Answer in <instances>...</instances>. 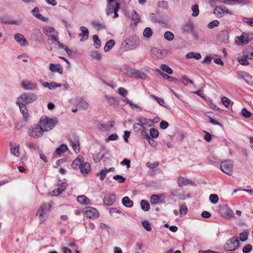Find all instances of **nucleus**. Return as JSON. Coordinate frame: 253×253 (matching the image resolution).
I'll return each mask as SVG.
<instances>
[{"mask_svg":"<svg viewBox=\"0 0 253 253\" xmlns=\"http://www.w3.org/2000/svg\"><path fill=\"white\" fill-rule=\"evenodd\" d=\"M146 129H142V130L141 131V136L143 138L146 139L147 140L151 136L147 132Z\"/></svg>","mask_w":253,"mask_h":253,"instance_id":"62","label":"nucleus"},{"mask_svg":"<svg viewBox=\"0 0 253 253\" xmlns=\"http://www.w3.org/2000/svg\"><path fill=\"white\" fill-rule=\"evenodd\" d=\"M77 201L79 203L84 205H91V202L89 199L84 195L79 196L77 197Z\"/></svg>","mask_w":253,"mask_h":253,"instance_id":"29","label":"nucleus"},{"mask_svg":"<svg viewBox=\"0 0 253 253\" xmlns=\"http://www.w3.org/2000/svg\"><path fill=\"white\" fill-rule=\"evenodd\" d=\"M58 122L56 118H51L46 116H42L40 120V125L43 128L44 131H48L52 129Z\"/></svg>","mask_w":253,"mask_h":253,"instance_id":"3","label":"nucleus"},{"mask_svg":"<svg viewBox=\"0 0 253 253\" xmlns=\"http://www.w3.org/2000/svg\"><path fill=\"white\" fill-rule=\"evenodd\" d=\"M187 208L186 205H182L180 207L179 213L181 216L185 215L187 212Z\"/></svg>","mask_w":253,"mask_h":253,"instance_id":"53","label":"nucleus"},{"mask_svg":"<svg viewBox=\"0 0 253 253\" xmlns=\"http://www.w3.org/2000/svg\"><path fill=\"white\" fill-rule=\"evenodd\" d=\"M78 106L84 110H86L88 107V105L86 101L83 98H80L78 101Z\"/></svg>","mask_w":253,"mask_h":253,"instance_id":"34","label":"nucleus"},{"mask_svg":"<svg viewBox=\"0 0 253 253\" xmlns=\"http://www.w3.org/2000/svg\"><path fill=\"white\" fill-rule=\"evenodd\" d=\"M219 24L218 21L214 20L208 24V27L210 29L213 28L214 27H217Z\"/></svg>","mask_w":253,"mask_h":253,"instance_id":"59","label":"nucleus"},{"mask_svg":"<svg viewBox=\"0 0 253 253\" xmlns=\"http://www.w3.org/2000/svg\"><path fill=\"white\" fill-rule=\"evenodd\" d=\"M68 150V147L65 144H61L59 147L55 150V153L57 155H61L64 153Z\"/></svg>","mask_w":253,"mask_h":253,"instance_id":"32","label":"nucleus"},{"mask_svg":"<svg viewBox=\"0 0 253 253\" xmlns=\"http://www.w3.org/2000/svg\"><path fill=\"white\" fill-rule=\"evenodd\" d=\"M91 58L96 60H100L101 59L102 55L97 51H92L90 53Z\"/></svg>","mask_w":253,"mask_h":253,"instance_id":"39","label":"nucleus"},{"mask_svg":"<svg viewBox=\"0 0 253 253\" xmlns=\"http://www.w3.org/2000/svg\"><path fill=\"white\" fill-rule=\"evenodd\" d=\"M92 39L94 41V43L95 48H98L101 45L100 41L99 39V37L97 35H93Z\"/></svg>","mask_w":253,"mask_h":253,"instance_id":"49","label":"nucleus"},{"mask_svg":"<svg viewBox=\"0 0 253 253\" xmlns=\"http://www.w3.org/2000/svg\"><path fill=\"white\" fill-rule=\"evenodd\" d=\"M107 5L106 13L107 16L111 15L114 13L113 18H117L119 15L118 12L120 8V4L115 0H106Z\"/></svg>","mask_w":253,"mask_h":253,"instance_id":"4","label":"nucleus"},{"mask_svg":"<svg viewBox=\"0 0 253 253\" xmlns=\"http://www.w3.org/2000/svg\"><path fill=\"white\" fill-rule=\"evenodd\" d=\"M252 246L250 244L245 245L243 248V252L244 253H249L252 250Z\"/></svg>","mask_w":253,"mask_h":253,"instance_id":"60","label":"nucleus"},{"mask_svg":"<svg viewBox=\"0 0 253 253\" xmlns=\"http://www.w3.org/2000/svg\"><path fill=\"white\" fill-rule=\"evenodd\" d=\"M212 59V57L211 55L207 56L205 59L202 62V64H210Z\"/></svg>","mask_w":253,"mask_h":253,"instance_id":"61","label":"nucleus"},{"mask_svg":"<svg viewBox=\"0 0 253 253\" xmlns=\"http://www.w3.org/2000/svg\"><path fill=\"white\" fill-rule=\"evenodd\" d=\"M115 42L114 40H110L105 44L104 50L105 52L109 51L115 45Z\"/></svg>","mask_w":253,"mask_h":253,"instance_id":"37","label":"nucleus"},{"mask_svg":"<svg viewBox=\"0 0 253 253\" xmlns=\"http://www.w3.org/2000/svg\"><path fill=\"white\" fill-rule=\"evenodd\" d=\"M14 40L21 46H26L28 45V41L25 37L21 34L17 33L14 36Z\"/></svg>","mask_w":253,"mask_h":253,"instance_id":"17","label":"nucleus"},{"mask_svg":"<svg viewBox=\"0 0 253 253\" xmlns=\"http://www.w3.org/2000/svg\"><path fill=\"white\" fill-rule=\"evenodd\" d=\"M240 240L242 242H245L248 239V234L246 231L242 232L239 235Z\"/></svg>","mask_w":253,"mask_h":253,"instance_id":"56","label":"nucleus"},{"mask_svg":"<svg viewBox=\"0 0 253 253\" xmlns=\"http://www.w3.org/2000/svg\"><path fill=\"white\" fill-rule=\"evenodd\" d=\"M241 114L245 118H249L251 115V113L246 108L242 109L241 111Z\"/></svg>","mask_w":253,"mask_h":253,"instance_id":"57","label":"nucleus"},{"mask_svg":"<svg viewBox=\"0 0 253 253\" xmlns=\"http://www.w3.org/2000/svg\"><path fill=\"white\" fill-rule=\"evenodd\" d=\"M238 61L241 65H243L247 66L249 64L248 60H247V58H245L244 56L238 57Z\"/></svg>","mask_w":253,"mask_h":253,"instance_id":"55","label":"nucleus"},{"mask_svg":"<svg viewBox=\"0 0 253 253\" xmlns=\"http://www.w3.org/2000/svg\"><path fill=\"white\" fill-rule=\"evenodd\" d=\"M113 179L117 181L119 183H123L126 180V178L121 175H116L113 176Z\"/></svg>","mask_w":253,"mask_h":253,"instance_id":"54","label":"nucleus"},{"mask_svg":"<svg viewBox=\"0 0 253 253\" xmlns=\"http://www.w3.org/2000/svg\"><path fill=\"white\" fill-rule=\"evenodd\" d=\"M181 81L184 84L187 85L188 83L193 84V81L188 78L186 76H182L181 77Z\"/></svg>","mask_w":253,"mask_h":253,"instance_id":"52","label":"nucleus"},{"mask_svg":"<svg viewBox=\"0 0 253 253\" xmlns=\"http://www.w3.org/2000/svg\"><path fill=\"white\" fill-rule=\"evenodd\" d=\"M90 165L87 162H84L80 168L81 172L84 175L88 174L90 172Z\"/></svg>","mask_w":253,"mask_h":253,"instance_id":"28","label":"nucleus"},{"mask_svg":"<svg viewBox=\"0 0 253 253\" xmlns=\"http://www.w3.org/2000/svg\"><path fill=\"white\" fill-rule=\"evenodd\" d=\"M43 128L40 125H36L31 126L29 130L30 136L35 138L41 137L43 134Z\"/></svg>","mask_w":253,"mask_h":253,"instance_id":"9","label":"nucleus"},{"mask_svg":"<svg viewBox=\"0 0 253 253\" xmlns=\"http://www.w3.org/2000/svg\"><path fill=\"white\" fill-rule=\"evenodd\" d=\"M165 39L168 41H171L173 40L174 35L170 31H167L164 34Z\"/></svg>","mask_w":253,"mask_h":253,"instance_id":"43","label":"nucleus"},{"mask_svg":"<svg viewBox=\"0 0 253 253\" xmlns=\"http://www.w3.org/2000/svg\"><path fill=\"white\" fill-rule=\"evenodd\" d=\"M32 13L33 15H34L37 18L41 20L42 21H46L47 19L43 16H42L39 12V9L37 7H35L32 10Z\"/></svg>","mask_w":253,"mask_h":253,"instance_id":"30","label":"nucleus"},{"mask_svg":"<svg viewBox=\"0 0 253 253\" xmlns=\"http://www.w3.org/2000/svg\"><path fill=\"white\" fill-rule=\"evenodd\" d=\"M137 121L139 122L142 129H147L148 127H151L154 125L153 120L147 119L143 117L137 118Z\"/></svg>","mask_w":253,"mask_h":253,"instance_id":"13","label":"nucleus"},{"mask_svg":"<svg viewBox=\"0 0 253 253\" xmlns=\"http://www.w3.org/2000/svg\"><path fill=\"white\" fill-rule=\"evenodd\" d=\"M49 67L52 72H57L60 74L63 73V68L60 64L50 63L49 65Z\"/></svg>","mask_w":253,"mask_h":253,"instance_id":"26","label":"nucleus"},{"mask_svg":"<svg viewBox=\"0 0 253 253\" xmlns=\"http://www.w3.org/2000/svg\"><path fill=\"white\" fill-rule=\"evenodd\" d=\"M220 214L225 218L231 219L234 216L233 211L227 205H224L220 209Z\"/></svg>","mask_w":253,"mask_h":253,"instance_id":"11","label":"nucleus"},{"mask_svg":"<svg viewBox=\"0 0 253 253\" xmlns=\"http://www.w3.org/2000/svg\"><path fill=\"white\" fill-rule=\"evenodd\" d=\"M139 41L136 37H130L126 39L122 43L121 48L125 51L135 49L139 44Z\"/></svg>","mask_w":253,"mask_h":253,"instance_id":"5","label":"nucleus"},{"mask_svg":"<svg viewBox=\"0 0 253 253\" xmlns=\"http://www.w3.org/2000/svg\"><path fill=\"white\" fill-rule=\"evenodd\" d=\"M160 200V196L158 195L154 194L151 196L150 202L152 205L157 204Z\"/></svg>","mask_w":253,"mask_h":253,"instance_id":"48","label":"nucleus"},{"mask_svg":"<svg viewBox=\"0 0 253 253\" xmlns=\"http://www.w3.org/2000/svg\"><path fill=\"white\" fill-rule=\"evenodd\" d=\"M70 143L76 153H78L80 151L79 140L77 137L75 136L73 139H71Z\"/></svg>","mask_w":253,"mask_h":253,"instance_id":"25","label":"nucleus"},{"mask_svg":"<svg viewBox=\"0 0 253 253\" xmlns=\"http://www.w3.org/2000/svg\"><path fill=\"white\" fill-rule=\"evenodd\" d=\"M191 9L192 11V16L196 17L199 15V6L197 4L193 5L191 7Z\"/></svg>","mask_w":253,"mask_h":253,"instance_id":"44","label":"nucleus"},{"mask_svg":"<svg viewBox=\"0 0 253 253\" xmlns=\"http://www.w3.org/2000/svg\"><path fill=\"white\" fill-rule=\"evenodd\" d=\"M67 183L66 182H62L60 184L56 186L54 190L51 192L49 194L51 196H57L61 194L66 188Z\"/></svg>","mask_w":253,"mask_h":253,"instance_id":"14","label":"nucleus"},{"mask_svg":"<svg viewBox=\"0 0 253 253\" xmlns=\"http://www.w3.org/2000/svg\"><path fill=\"white\" fill-rule=\"evenodd\" d=\"M91 24L94 27V28L97 30H102L105 28V25L99 21H92Z\"/></svg>","mask_w":253,"mask_h":253,"instance_id":"35","label":"nucleus"},{"mask_svg":"<svg viewBox=\"0 0 253 253\" xmlns=\"http://www.w3.org/2000/svg\"><path fill=\"white\" fill-rule=\"evenodd\" d=\"M209 200L212 204H216L218 203L219 198L216 194H211L209 196Z\"/></svg>","mask_w":253,"mask_h":253,"instance_id":"40","label":"nucleus"},{"mask_svg":"<svg viewBox=\"0 0 253 253\" xmlns=\"http://www.w3.org/2000/svg\"><path fill=\"white\" fill-rule=\"evenodd\" d=\"M122 204L127 208H131L133 205V202L128 197H125L122 199Z\"/></svg>","mask_w":253,"mask_h":253,"instance_id":"31","label":"nucleus"},{"mask_svg":"<svg viewBox=\"0 0 253 253\" xmlns=\"http://www.w3.org/2000/svg\"><path fill=\"white\" fill-rule=\"evenodd\" d=\"M131 18L136 23H138L140 21V17L135 10H132L131 12Z\"/></svg>","mask_w":253,"mask_h":253,"instance_id":"42","label":"nucleus"},{"mask_svg":"<svg viewBox=\"0 0 253 253\" xmlns=\"http://www.w3.org/2000/svg\"><path fill=\"white\" fill-rule=\"evenodd\" d=\"M18 107L20 109V112L23 116L24 120L27 121L29 117V114L26 106H20Z\"/></svg>","mask_w":253,"mask_h":253,"instance_id":"33","label":"nucleus"},{"mask_svg":"<svg viewBox=\"0 0 253 253\" xmlns=\"http://www.w3.org/2000/svg\"><path fill=\"white\" fill-rule=\"evenodd\" d=\"M193 182L191 180L182 176H179L177 179V184L180 187H182L188 185H193Z\"/></svg>","mask_w":253,"mask_h":253,"instance_id":"20","label":"nucleus"},{"mask_svg":"<svg viewBox=\"0 0 253 253\" xmlns=\"http://www.w3.org/2000/svg\"><path fill=\"white\" fill-rule=\"evenodd\" d=\"M161 69L163 71L167 72L169 74H171L173 73L172 69H171L169 67L165 64H162L161 66Z\"/></svg>","mask_w":253,"mask_h":253,"instance_id":"46","label":"nucleus"},{"mask_svg":"<svg viewBox=\"0 0 253 253\" xmlns=\"http://www.w3.org/2000/svg\"><path fill=\"white\" fill-rule=\"evenodd\" d=\"M107 173V172L106 169L101 170L99 173L100 180L102 181L105 179Z\"/></svg>","mask_w":253,"mask_h":253,"instance_id":"63","label":"nucleus"},{"mask_svg":"<svg viewBox=\"0 0 253 253\" xmlns=\"http://www.w3.org/2000/svg\"><path fill=\"white\" fill-rule=\"evenodd\" d=\"M37 96L33 93H24L20 95L16 99V104L18 106H26L37 100Z\"/></svg>","mask_w":253,"mask_h":253,"instance_id":"2","label":"nucleus"},{"mask_svg":"<svg viewBox=\"0 0 253 253\" xmlns=\"http://www.w3.org/2000/svg\"><path fill=\"white\" fill-rule=\"evenodd\" d=\"M253 40V33L244 32L240 36L235 38V42L238 45L247 44L250 41Z\"/></svg>","mask_w":253,"mask_h":253,"instance_id":"6","label":"nucleus"},{"mask_svg":"<svg viewBox=\"0 0 253 253\" xmlns=\"http://www.w3.org/2000/svg\"><path fill=\"white\" fill-rule=\"evenodd\" d=\"M42 31L47 36L51 38L52 42H53V41H57L58 33L52 27L45 26L42 28Z\"/></svg>","mask_w":253,"mask_h":253,"instance_id":"10","label":"nucleus"},{"mask_svg":"<svg viewBox=\"0 0 253 253\" xmlns=\"http://www.w3.org/2000/svg\"><path fill=\"white\" fill-rule=\"evenodd\" d=\"M80 30L81 31V33L79 34V36L81 37L80 41L83 42L88 39L89 32L87 28L84 26H81Z\"/></svg>","mask_w":253,"mask_h":253,"instance_id":"22","label":"nucleus"},{"mask_svg":"<svg viewBox=\"0 0 253 253\" xmlns=\"http://www.w3.org/2000/svg\"><path fill=\"white\" fill-rule=\"evenodd\" d=\"M229 11L226 7H222L221 6H217L215 7L214 10V13L218 18L222 17L224 14L229 13Z\"/></svg>","mask_w":253,"mask_h":253,"instance_id":"18","label":"nucleus"},{"mask_svg":"<svg viewBox=\"0 0 253 253\" xmlns=\"http://www.w3.org/2000/svg\"><path fill=\"white\" fill-rule=\"evenodd\" d=\"M186 58L187 59L193 58L198 60L201 58V55L200 53L190 52L186 55Z\"/></svg>","mask_w":253,"mask_h":253,"instance_id":"36","label":"nucleus"},{"mask_svg":"<svg viewBox=\"0 0 253 253\" xmlns=\"http://www.w3.org/2000/svg\"><path fill=\"white\" fill-rule=\"evenodd\" d=\"M118 93L121 96L126 98V96L127 95L128 92L127 90L124 88V87H120L118 90Z\"/></svg>","mask_w":253,"mask_h":253,"instance_id":"47","label":"nucleus"},{"mask_svg":"<svg viewBox=\"0 0 253 253\" xmlns=\"http://www.w3.org/2000/svg\"><path fill=\"white\" fill-rule=\"evenodd\" d=\"M149 132L151 138L152 137L153 138H157L159 136V132L158 130L156 128H151L149 130Z\"/></svg>","mask_w":253,"mask_h":253,"instance_id":"41","label":"nucleus"},{"mask_svg":"<svg viewBox=\"0 0 253 253\" xmlns=\"http://www.w3.org/2000/svg\"><path fill=\"white\" fill-rule=\"evenodd\" d=\"M118 138V136L116 133H114L110 135L107 138H106L105 140V142H109L110 141H114L116 140Z\"/></svg>","mask_w":253,"mask_h":253,"instance_id":"51","label":"nucleus"},{"mask_svg":"<svg viewBox=\"0 0 253 253\" xmlns=\"http://www.w3.org/2000/svg\"><path fill=\"white\" fill-rule=\"evenodd\" d=\"M51 210L52 204L51 203H44L39 207L37 210L36 217L40 224H42L46 220Z\"/></svg>","mask_w":253,"mask_h":253,"instance_id":"1","label":"nucleus"},{"mask_svg":"<svg viewBox=\"0 0 253 253\" xmlns=\"http://www.w3.org/2000/svg\"><path fill=\"white\" fill-rule=\"evenodd\" d=\"M181 29L183 33L188 34L194 30V24L192 22H188L184 24Z\"/></svg>","mask_w":253,"mask_h":253,"instance_id":"21","label":"nucleus"},{"mask_svg":"<svg viewBox=\"0 0 253 253\" xmlns=\"http://www.w3.org/2000/svg\"><path fill=\"white\" fill-rule=\"evenodd\" d=\"M159 6L160 7L164 8V9H168L169 7V4L168 2L167 1L165 0H162L159 2L158 3Z\"/></svg>","mask_w":253,"mask_h":253,"instance_id":"58","label":"nucleus"},{"mask_svg":"<svg viewBox=\"0 0 253 253\" xmlns=\"http://www.w3.org/2000/svg\"><path fill=\"white\" fill-rule=\"evenodd\" d=\"M84 162V159L83 156H79L72 164V167L74 169H77L79 168H81L82 165Z\"/></svg>","mask_w":253,"mask_h":253,"instance_id":"19","label":"nucleus"},{"mask_svg":"<svg viewBox=\"0 0 253 253\" xmlns=\"http://www.w3.org/2000/svg\"><path fill=\"white\" fill-rule=\"evenodd\" d=\"M123 101L124 103L128 104L130 108L133 110H135L137 112H141L142 111L141 107L136 104H134L131 101L126 98L123 99Z\"/></svg>","mask_w":253,"mask_h":253,"instance_id":"23","label":"nucleus"},{"mask_svg":"<svg viewBox=\"0 0 253 253\" xmlns=\"http://www.w3.org/2000/svg\"><path fill=\"white\" fill-rule=\"evenodd\" d=\"M243 21L244 22L248 24L251 26L253 27V18L245 17L243 19Z\"/></svg>","mask_w":253,"mask_h":253,"instance_id":"64","label":"nucleus"},{"mask_svg":"<svg viewBox=\"0 0 253 253\" xmlns=\"http://www.w3.org/2000/svg\"><path fill=\"white\" fill-rule=\"evenodd\" d=\"M84 215L89 218L95 219L98 217L99 213L96 209L93 207H86L83 210Z\"/></svg>","mask_w":253,"mask_h":253,"instance_id":"12","label":"nucleus"},{"mask_svg":"<svg viewBox=\"0 0 253 253\" xmlns=\"http://www.w3.org/2000/svg\"><path fill=\"white\" fill-rule=\"evenodd\" d=\"M153 32L151 29L149 27L146 28L143 33V36L146 38H150L152 35Z\"/></svg>","mask_w":253,"mask_h":253,"instance_id":"45","label":"nucleus"},{"mask_svg":"<svg viewBox=\"0 0 253 253\" xmlns=\"http://www.w3.org/2000/svg\"><path fill=\"white\" fill-rule=\"evenodd\" d=\"M234 163L232 161L225 160L220 164V169L224 173L231 175L233 173Z\"/></svg>","mask_w":253,"mask_h":253,"instance_id":"8","label":"nucleus"},{"mask_svg":"<svg viewBox=\"0 0 253 253\" xmlns=\"http://www.w3.org/2000/svg\"><path fill=\"white\" fill-rule=\"evenodd\" d=\"M104 203L107 206H111L114 204L116 201V195L114 194L107 195L105 196Z\"/></svg>","mask_w":253,"mask_h":253,"instance_id":"24","label":"nucleus"},{"mask_svg":"<svg viewBox=\"0 0 253 253\" xmlns=\"http://www.w3.org/2000/svg\"><path fill=\"white\" fill-rule=\"evenodd\" d=\"M239 242L238 238L235 236L228 239L224 246V248L227 251H233L238 248Z\"/></svg>","mask_w":253,"mask_h":253,"instance_id":"7","label":"nucleus"},{"mask_svg":"<svg viewBox=\"0 0 253 253\" xmlns=\"http://www.w3.org/2000/svg\"><path fill=\"white\" fill-rule=\"evenodd\" d=\"M21 86L24 89L26 90H35L37 87L36 84L27 80H24L21 82Z\"/></svg>","mask_w":253,"mask_h":253,"instance_id":"16","label":"nucleus"},{"mask_svg":"<svg viewBox=\"0 0 253 253\" xmlns=\"http://www.w3.org/2000/svg\"><path fill=\"white\" fill-rule=\"evenodd\" d=\"M127 74L131 77L140 78L142 80H145L147 78V75L144 73L139 70L131 69L128 71Z\"/></svg>","mask_w":253,"mask_h":253,"instance_id":"15","label":"nucleus"},{"mask_svg":"<svg viewBox=\"0 0 253 253\" xmlns=\"http://www.w3.org/2000/svg\"><path fill=\"white\" fill-rule=\"evenodd\" d=\"M141 208L144 211H148L150 209V205L148 201L142 200L140 202Z\"/></svg>","mask_w":253,"mask_h":253,"instance_id":"38","label":"nucleus"},{"mask_svg":"<svg viewBox=\"0 0 253 253\" xmlns=\"http://www.w3.org/2000/svg\"><path fill=\"white\" fill-rule=\"evenodd\" d=\"M10 153L13 155L19 157L20 156V146L18 144L11 145L10 148Z\"/></svg>","mask_w":253,"mask_h":253,"instance_id":"27","label":"nucleus"},{"mask_svg":"<svg viewBox=\"0 0 253 253\" xmlns=\"http://www.w3.org/2000/svg\"><path fill=\"white\" fill-rule=\"evenodd\" d=\"M143 227L148 231L152 230L151 225L148 220H143L142 221Z\"/></svg>","mask_w":253,"mask_h":253,"instance_id":"50","label":"nucleus"}]
</instances>
